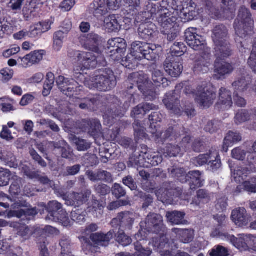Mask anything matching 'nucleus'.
I'll return each instance as SVG.
<instances>
[{
	"mask_svg": "<svg viewBox=\"0 0 256 256\" xmlns=\"http://www.w3.org/2000/svg\"><path fill=\"white\" fill-rule=\"evenodd\" d=\"M120 108H110L104 116V122L107 124L112 125L115 122L116 118H122L124 114L122 113Z\"/></svg>",
	"mask_w": 256,
	"mask_h": 256,
	"instance_id": "obj_46",
	"label": "nucleus"
},
{
	"mask_svg": "<svg viewBox=\"0 0 256 256\" xmlns=\"http://www.w3.org/2000/svg\"><path fill=\"white\" fill-rule=\"evenodd\" d=\"M44 54V50H34L22 58L19 57L18 60L23 67L26 68L39 63L42 60Z\"/></svg>",
	"mask_w": 256,
	"mask_h": 256,
	"instance_id": "obj_27",
	"label": "nucleus"
},
{
	"mask_svg": "<svg viewBox=\"0 0 256 256\" xmlns=\"http://www.w3.org/2000/svg\"><path fill=\"white\" fill-rule=\"evenodd\" d=\"M210 200V196L208 192L206 190L200 189L197 191L196 197L193 200L192 202L199 206L201 202L207 203Z\"/></svg>",
	"mask_w": 256,
	"mask_h": 256,
	"instance_id": "obj_57",
	"label": "nucleus"
},
{
	"mask_svg": "<svg viewBox=\"0 0 256 256\" xmlns=\"http://www.w3.org/2000/svg\"><path fill=\"white\" fill-rule=\"evenodd\" d=\"M203 7L198 8V6L192 0L184 1L179 6L177 14L178 18H180L184 22L192 20L203 12Z\"/></svg>",
	"mask_w": 256,
	"mask_h": 256,
	"instance_id": "obj_13",
	"label": "nucleus"
},
{
	"mask_svg": "<svg viewBox=\"0 0 256 256\" xmlns=\"http://www.w3.org/2000/svg\"><path fill=\"white\" fill-rule=\"evenodd\" d=\"M127 14L126 18L129 19L134 18L138 12V8L140 6V0H125Z\"/></svg>",
	"mask_w": 256,
	"mask_h": 256,
	"instance_id": "obj_41",
	"label": "nucleus"
},
{
	"mask_svg": "<svg viewBox=\"0 0 256 256\" xmlns=\"http://www.w3.org/2000/svg\"><path fill=\"white\" fill-rule=\"evenodd\" d=\"M82 40L83 46L85 48L97 54H99V46L102 42V38L100 36L92 32L84 36Z\"/></svg>",
	"mask_w": 256,
	"mask_h": 256,
	"instance_id": "obj_23",
	"label": "nucleus"
},
{
	"mask_svg": "<svg viewBox=\"0 0 256 256\" xmlns=\"http://www.w3.org/2000/svg\"><path fill=\"white\" fill-rule=\"evenodd\" d=\"M130 213L128 212H122L118 214L116 218H113L111 224L113 228H132L134 222V218H132Z\"/></svg>",
	"mask_w": 256,
	"mask_h": 256,
	"instance_id": "obj_21",
	"label": "nucleus"
},
{
	"mask_svg": "<svg viewBox=\"0 0 256 256\" xmlns=\"http://www.w3.org/2000/svg\"><path fill=\"white\" fill-rule=\"evenodd\" d=\"M197 28H189L184 32L185 40L188 46L194 50H200L206 45V42L204 36L197 34Z\"/></svg>",
	"mask_w": 256,
	"mask_h": 256,
	"instance_id": "obj_16",
	"label": "nucleus"
},
{
	"mask_svg": "<svg viewBox=\"0 0 256 256\" xmlns=\"http://www.w3.org/2000/svg\"><path fill=\"white\" fill-rule=\"evenodd\" d=\"M164 118V116L160 112H152L149 116L150 126L149 132L152 134V140L158 144H163L167 140L170 141L174 139L178 141L179 137L176 135L174 126H170L164 130L160 131V124Z\"/></svg>",
	"mask_w": 256,
	"mask_h": 256,
	"instance_id": "obj_3",
	"label": "nucleus"
},
{
	"mask_svg": "<svg viewBox=\"0 0 256 256\" xmlns=\"http://www.w3.org/2000/svg\"><path fill=\"white\" fill-rule=\"evenodd\" d=\"M250 217L244 208H238L232 210L231 216L233 222L239 227L246 226Z\"/></svg>",
	"mask_w": 256,
	"mask_h": 256,
	"instance_id": "obj_28",
	"label": "nucleus"
},
{
	"mask_svg": "<svg viewBox=\"0 0 256 256\" xmlns=\"http://www.w3.org/2000/svg\"><path fill=\"white\" fill-rule=\"evenodd\" d=\"M186 214L184 212L178 211H173L167 212L166 216L172 224H182L186 223L184 220Z\"/></svg>",
	"mask_w": 256,
	"mask_h": 256,
	"instance_id": "obj_45",
	"label": "nucleus"
},
{
	"mask_svg": "<svg viewBox=\"0 0 256 256\" xmlns=\"http://www.w3.org/2000/svg\"><path fill=\"white\" fill-rule=\"evenodd\" d=\"M172 231L178 235L180 241L184 244H188L194 239L193 234L190 230L174 228Z\"/></svg>",
	"mask_w": 256,
	"mask_h": 256,
	"instance_id": "obj_48",
	"label": "nucleus"
},
{
	"mask_svg": "<svg viewBox=\"0 0 256 256\" xmlns=\"http://www.w3.org/2000/svg\"><path fill=\"white\" fill-rule=\"evenodd\" d=\"M221 122L216 120H209L204 128V130L210 134L216 132L220 128Z\"/></svg>",
	"mask_w": 256,
	"mask_h": 256,
	"instance_id": "obj_62",
	"label": "nucleus"
},
{
	"mask_svg": "<svg viewBox=\"0 0 256 256\" xmlns=\"http://www.w3.org/2000/svg\"><path fill=\"white\" fill-rule=\"evenodd\" d=\"M54 151L58 152L60 156L65 158H70L72 157V152H70V146L64 140L59 141L54 144Z\"/></svg>",
	"mask_w": 256,
	"mask_h": 256,
	"instance_id": "obj_42",
	"label": "nucleus"
},
{
	"mask_svg": "<svg viewBox=\"0 0 256 256\" xmlns=\"http://www.w3.org/2000/svg\"><path fill=\"white\" fill-rule=\"evenodd\" d=\"M170 176L181 183L187 182L188 173L184 168H172L168 169Z\"/></svg>",
	"mask_w": 256,
	"mask_h": 256,
	"instance_id": "obj_43",
	"label": "nucleus"
},
{
	"mask_svg": "<svg viewBox=\"0 0 256 256\" xmlns=\"http://www.w3.org/2000/svg\"><path fill=\"white\" fill-rule=\"evenodd\" d=\"M52 24L53 22L50 20H46L45 21L40 22L30 30V33L28 34V36L30 38H36L40 36L42 34L50 30Z\"/></svg>",
	"mask_w": 256,
	"mask_h": 256,
	"instance_id": "obj_37",
	"label": "nucleus"
},
{
	"mask_svg": "<svg viewBox=\"0 0 256 256\" xmlns=\"http://www.w3.org/2000/svg\"><path fill=\"white\" fill-rule=\"evenodd\" d=\"M248 64L252 72L256 74V38L252 44V50L248 60Z\"/></svg>",
	"mask_w": 256,
	"mask_h": 256,
	"instance_id": "obj_60",
	"label": "nucleus"
},
{
	"mask_svg": "<svg viewBox=\"0 0 256 256\" xmlns=\"http://www.w3.org/2000/svg\"><path fill=\"white\" fill-rule=\"evenodd\" d=\"M252 76L248 74H244L240 78L234 81L232 85L235 92H243L246 90L252 83Z\"/></svg>",
	"mask_w": 256,
	"mask_h": 256,
	"instance_id": "obj_34",
	"label": "nucleus"
},
{
	"mask_svg": "<svg viewBox=\"0 0 256 256\" xmlns=\"http://www.w3.org/2000/svg\"><path fill=\"white\" fill-rule=\"evenodd\" d=\"M105 26L108 32H118L121 28V25L115 14L109 16L104 20Z\"/></svg>",
	"mask_w": 256,
	"mask_h": 256,
	"instance_id": "obj_44",
	"label": "nucleus"
},
{
	"mask_svg": "<svg viewBox=\"0 0 256 256\" xmlns=\"http://www.w3.org/2000/svg\"><path fill=\"white\" fill-rule=\"evenodd\" d=\"M38 212L36 207L26 210L20 209L18 210H10L8 214V218L15 217L20 218L24 216L27 218L30 219L31 217H34Z\"/></svg>",
	"mask_w": 256,
	"mask_h": 256,
	"instance_id": "obj_35",
	"label": "nucleus"
},
{
	"mask_svg": "<svg viewBox=\"0 0 256 256\" xmlns=\"http://www.w3.org/2000/svg\"><path fill=\"white\" fill-rule=\"evenodd\" d=\"M160 236L154 238H152V242L154 246L159 249H163L164 248H170V244L168 238L164 232L158 234Z\"/></svg>",
	"mask_w": 256,
	"mask_h": 256,
	"instance_id": "obj_51",
	"label": "nucleus"
},
{
	"mask_svg": "<svg viewBox=\"0 0 256 256\" xmlns=\"http://www.w3.org/2000/svg\"><path fill=\"white\" fill-rule=\"evenodd\" d=\"M208 254L210 256H228L230 252L228 248L218 244L209 250Z\"/></svg>",
	"mask_w": 256,
	"mask_h": 256,
	"instance_id": "obj_59",
	"label": "nucleus"
},
{
	"mask_svg": "<svg viewBox=\"0 0 256 256\" xmlns=\"http://www.w3.org/2000/svg\"><path fill=\"white\" fill-rule=\"evenodd\" d=\"M158 108V106H155L153 104H140L134 108L132 110L131 116L136 118L140 114L144 116L150 110H157Z\"/></svg>",
	"mask_w": 256,
	"mask_h": 256,
	"instance_id": "obj_38",
	"label": "nucleus"
},
{
	"mask_svg": "<svg viewBox=\"0 0 256 256\" xmlns=\"http://www.w3.org/2000/svg\"><path fill=\"white\" fill-rule=\"evenodd\" d=\"M225 238L240 252L250 250L249 245L252 243L254 236L252 234H240L236 238L228 233L224 234Z\"/></svg>",
	"mask_w": 256,
	"mask_h": 256,
	"instance_id": "obj_18",
	"label": "nucleus"
},
{
	"mask_svg": "<svg viewBox=\"0 0 256 256\" xmlns=\"http://www.w3.org/2000/svg\"><path fill=\"white\" fill-rule=\"evenodd\" d=\"M136 256H150L152 250L150 248H144L141 244L136 242L134 244Z\"/></svg>",
	"mask_w": 256,
	"mask_h": 256,
	"instance_id": "obj_64",
	"label": "nucleus"
},
{
	"mask_svg": "<svg viewBox=\"0 0 256 256\" xmlns=\"http://www.w3.org/2000/svg\"><path fill=\"white\" fill-rule=\"evenodd\" d=\"M232 105V92L224 88H221L219 91L218 100L215 106V108L224 111L230 108Z\"/></svg>",
	"mask_w": 256,
	"mask_h": 256,
	"instance_id": "obj_24",
	"label": "nucleus"
},
{
	"mask_svg": "<svg viewBox=\"0 0 256 256\" xmlns=\"http://www.w3.org/2000/svg\"><path fill=\"white\" fill-rule=\"evenodd\" d=\"M71 212L72 220L76 223H83L86 222V212L82 208H75Z\"/></svg>",
	"mask_w": 256,
	"mask_h": 256,
	"instance_id": "obj_56",
	"label": "nucleus"
},
{
	"mask_svg": "<svg viewBox=\"0 0 256 256\" xmlns=\"http://www.w3.org/2000/svg\"><path fill=\"white\" fill-rule=\"evenodd\" d=\"M210 53L203 52L198 57L194 62L193 70L196 73H206L209 70L212 63Z\"/></svg>",
	"mask_w": 256,
	"mask_h": 256,
	"instance_id": "obj_25",
	"label": "nucleus"
},
{
	"mask_svg": "<svg viewBox=\"0 0 256 256\" xmlns=\"http://www.w3.org/2000/svg\"><path fill=\"white\" fill-rule=\"evenodd\" d=\"M152 80L156 86H162L163 88H166L170 82L164 76L162 72L159 70H155L153 72Z\"/></svg>",
	"mask_w": 256,
	"mask_h": 256,
	"instance_id": "obj_50",
	"label": "nucleus"
},
{
	"mask_svg": "<svg viewBox=\"0 0 256 256\" xmlns=\"http://www.w3.org/2000/svg\"><path fill=\"white\" fill-rule=\"evenodd\" d=\"M212 32V38L214 46V52H217L218 54H220L221 52L232 51L229 42L228 30L224 25L216 26Z\"/></svg>",
	"mask_w": 256,
	"mask_h": 256,
	"instance_id": "obj_7",
	"label": "nucleus"
},
{
	"mask_svg": "<svg viewBox=\"0 0 256 256\" xmlns=\"http://www.w3.org/2000/svg\"><path fill=\"white\" fill-rule=\"evenodd\" d=\"M236 34L240 38H245L254 32V20L248 8L242 6L234 24Z\"/></svg>",
	"mask_w": 256,
	"mask_h": 256,
	"instance_id": "obj_4",
	"label": "nucleus"
},
{
	"mask_svg": "<svg viewBox=\"0 0 256 256\" xmlns=\"http://www.w3.org/2000/svg\"><path fill=\"white\" fill-rule=\"evenodd\" d=\"M250 118V114L246 110H238L234 117V121L236 124H238L248 120Z\"/></svg>",
	"mask_w": 256,
	"mask_h": 256,
	"instance_id": "obj_61",
	"label": "nucleus"
},
{
	"mask_svg": "<svg viewBox=\"0 0 256 256\" xmlns=\"http://www.w3.org/2000/svg\"><path fill=\"white\" fill-rule=\"evenodd\" d=\"M129 124L124 120H119L112 128H106L102 132L104 139L107 141L118 142L121 130L126 128Z\"/></svg>",
	"mask_w": 256,
	"mask_h": 256,
	"instance_id": "obj_22",
	"label": "nucleus"
},
{
	"mask_svg": "<svg viewBox=\"0 0 256 256\" xmlns=\"http://www.w3.org/2000/svg\"><path fill=\"white\" fill-rule=\"evenodd\" d=\"M232 52H221L220 54L214 52L216 60L214 63V72L218 79L224 78L226 76L230 74L234 71L233 66L224 60L232 55Z\"/></svg>",
	"mask_w": 256,
	"mask_h": 256,
	"instance_id": "obj_10",
	"label": "nucleus"
},
{
	"mask_svg": "<svg viewBox=\"0 0 256 256\" xmlns=\"http://www.w3.org/2000/svg\"><path fill=\"white\" fill-rule=\"evenodd\" d=\"M81 70L94 69L98 64L97 56L92 52L72 51Z\"/></svg>",
	"mask_w": 256,
	"mask_h": 256,
	"instance_id": "obj_17",
	"label": "nucleus"
},
{
	"mask_svg": "<svg viewBox=\"0 0 256 256\" xmlns=\"http://www.w3.org/2000/svg\"><path fill=\"white\" fill-rule=\"evenodd\" d=\"M10 226L16 229L18 232L17 234L25 240L29 239L32 234L30 228L25 224L13 222L10 224Z\"/></svg>",
	"mask_w": 256,
	"mask_h": 256,
	"instance_id": "obj_39",
	"label": "nucleus"
},
{
	"mask_svg": "<svg viewBox=\"0 0 256 256\" xmlns=\"http://www.w3.org/2000/svg\"><path fill=\"white\" fill-rule=\"evenodd\" d=\"M116 236V232L114 230H110L106 234L102 232H98L92 234L90 239L96 245L101 246H107L109 245L110 240Z\"/></svg>",
	"mask_w": 256,
	"mask_h": 256,
	"instance_id": "obj_26",
	"label": "nucleus"
},
{
	"mask_svg": "<svg viewBox=\"0 0 256 256\" xmlns=\"http://www.w3.org/2000/svg\"><path fill=\"white\" fill-rule=\"evenodd\" d=\"M116 77L112 70L106 68L101 74L96 76L93 82L94 88L101 92L110 91L116 85Z\"/></svg>",
	"mask_w": 256,
	"mask_h": 256,
	"instance_id": "obj_11",
	"label": "nucleus"
},
{
	"mask_svg": "<svg viewBox=\"0 0 256 256\" xmlns=\"http://www.w3.org/2000/svg\"><path fill=\"white\" fill-rule=\"evenodd\" d=\"M177 22L172 23L171 24V26L164 27L163 26H161L162 28L161 30L162 32L164 34L167 35V40L170 42H173L175 40L178 36V32L174 28Z\"/></svg>",
	"mask_w": 256,
	"mask_h": 256,
	"instance_id": "obj_53",
	"label": "nucleus"
},
{
	"mask_svg": "<svg viewBox=\"0 0 256 256\" xmlns=\"http://www.w3.org/2000/svg\"><path fill=\"white\" fill-rule=\"evenodd\" d=\"M180 3L182 2L178 0H162L159 2V7L161 10L159 22L161 26L164 27H168V26H171L170 24L177 22V12Z\"/></svg>",
	"mask_w": 256,
	"mask_h": 256,
	"instance_id": "obj_6",
	"label": "nucleus"
},
{
	"mask_svg": "<svg viewBox=\"0 0 256 256\" xmlns=\"http://www.w3.org/2000/svg\"><path fill=\"white\" fill-rule=\"evenodd\" d=\"M72 142L76 146L78 151H86L88 150L91 146V143L86 140L80 138L75 135H72L70 137Z\"/></svg>",
	"mask_w": 256,
	"mask_h": 256,
	"instance_id": "obj_52",
	"label": "nucleus"
},
{
	"mask_svg": "<svg viewBox=\"0 0 256 256\" xmlns=\"http://www.w3.org/2000/svg\"><path fill=\"white\" fill-rule=\"evenodd\" d=\"M164 152L169 157H175L180 154H181L182 150L178 144H168L164 149Z\"/></svg>",
	"mask_w": 256,
	"mask_h": 256,
	"instance_id": "obj_58",
	"label": "nucleus"
},
{
	"mask_svg": "<svg viewBox=\"0 0 256 256\" xmlns=\"http://www.w3.org/2000/svg\"><path fill=\"white\" fill-rule=\"evenodd\" d=\"M86 194L82 192H73L70 194L66 200V204L68 206L79 207L80 205L87 200Z\"/></svg>",
	"mask_w": 256,
	"mask_h": 256,
	"instance_id": "obj_36",
	"label": "nucleus"
},
{
	"mask_svg": "<svg viewBox=\"0 0 256 256\" xmlns=\"http://www.w3.org/2000/svg\"><path fill=\"white\" fill-rule=\"evenodd\" d=\"M156 26L152 22L140 24L138 28L140 38L146 42L152 40L156 32Z\"/></svg>",
	"mask_w": 256,
	"mask_h": 256,
	"instance_id": "obj_30",
	"label": "nucleus"
},
{
	"mask_svg": "<svg viewBox=\"0 0 256 256\" xmlns=\"http://www.w3.org/2000/svg\"><path fill=\"white\" fill-rule=\"evenodd\" d=\"M45 208L48 212L46 219L61 222L64 226L70 224V221L66 212L62 208L61 203L56 200L50 201L46 206L45 205Z\"/></svg>",
	"mask_w": 256,
	"mask_h": 256,
	"instance_id": "obj_9",
	"label": "nucleus"
},
{
	"mask_svg": "<svg viewBox=\"0 0 256 256\" xmlns=\"http://www.w3.org/2000/svg\"><path fill=\"white\" fill-rule=\"evenodd\" d=\"M62 256H74L71 250V242L69 238H62L60 241Z\"/></svg>",
	"mask_w": 256,
	"mask_h": 256,
	"instance_id": "obj_55",
	"label": "nucleus"
},
{
	"mask_svg": "<svg viewBox=\"0 0 256 256\" xmlns=\"http://www.w3.org/2000/svg\"><path fill=\"white\" fill-rule=\"evenodd\" d=\"M142 150L140 151L138 156L131 158L130 162H133L135 166H149L150 164L152 166H156L161 164L162 162V155L158 152H152L149 150L146 145L142 146Z\"/></svg>",
	"mask_w": 256,
	"mask_h": 256,
	"instance_id": "obj_8",
	"label": "nucleus"
},
{
	"mask_svg": "<svg viewBox=\"0 0 256 256\" xmlns=\"http://www.w3.org/2000/svg\"><path fill=\"white\" fill-rule=\"evenodd\" d=\"M56 82L63 94L70 98L72 97L82 100V102L78 104L80 109L92 110L94 108V106L97 104V98H82L84 94V87L74 80H69L60 76L56 78Z\"/></svg>",
	"mask_w": 256,
	"mask_h": 256,
	"instance_id": "obj_1",
	"label": "nucleus"
},
{
	"mask_svg": "<svg viewBox=\"0 0 256 256\" xmlns=\"http://www.w3.org/2000/svg\"><path fill=\"white\" fill-rule=\"evenodd\" d=\"M156 46L148 42L136 41L132 44L130 53L119 61L125 68L134 70L138 67V61L142 58L154 60L156 58Z\"/></svg>",
	"mask_w": 256,
	"mask_h": 256,
	"instance_id": "obj_2",
	"label": "nucleus"
},
{
	"mask_svg": "<svg viewBox=\"0 0 256 256\" xmlns=\"http://www.w3.org/2000/svg\"><path fill=\"white\" fill-rule=\"evenodd\" d=\"M212 152H209L206 154H200L198 156L192 158L190 162L196 167H201L206 164L208 165V162L212 158Z\"/></svg>",
	"mask_w": 256,
	"mask_h": 256,
	"instance_id": "obj_47",
	"label": "nucleus"
},
{
	"mask_svg": "<svg viewBox=\"0 0 256 256\" xmlns=\"http://www.w3.org/2000/svg\"><path fill=\"white\" fill-rule=\"evenodd\" d=\"M140 226L148 233L156 234L164 232L166 229L162 216L154 213H150Z\"/></svg>",
	"mask_w": 256,
	"mask_h": 256,
	"instance_id": "obj_14",
	"label": "nucleus"
},
{
	"mask_svg": "<svg viewBox=\"0 0 256 256\" xmlns=\"http://www.w3.org/2000/svg\"><path fill=\"white\" fill-rule=\"evenodd\" d=\"M216 98V92L212 87H205L202 90H198L196 102L202 106L210 108Z\"/></svg>",
	"mask_w": 256,
	"mask_h": 256,
	"instance_id": "obj_20",
	"label": "nucleus"
},
{
	"mask_svg": "<svg viewBox=\"0 0 256 256\" xmlns=\"http://www.w3.org/2000/svg\"><path fill=\"white\" fill-rule=\"evenodd\" d=\"M20 180L16 179L14 180L10 188V193L12 198H18L21 192Z\"/></svg>",
	"mask_w": 256,
	"mask_h": 256,
	"instance_id": "obj_63",
	"label": "nucleus"
},
{
	"mask_svg": "<svg viewBox=\"0 0 256 256\" xmlns=\"http://www.w3.org/2000/svg\"><path fill=\"white\" fill-rule=\"evenodd\" d=\"M164 68L166 72L172 77L179 76L183 70L182 58L168 56L164 62Z\"/></svg>",
	"mask_w": 256,
	"mask_h": 256,
	"instance_id": "obj_19",
	"label": "nucleus"
},
{
	"mask_svg": "<svg viewBox=\"0 0 256 256\" xmlns=\"http://www.w3.org/2000/svg\"><path fill=\"white\" fill-rule=\"evenodd\" d=\"M86 174L88 179L92 182L102 181L106 182H111L113 180L112 174L108 171L102 170H98L96 172L88 170Z\"/></svg>",
	"mask_w": 256,
	"mask_h": 256,
	"instance_id": "obj_33",
	"label": "nucleus"
},
{
	"mask_svg": "<svg viewBox=\"0 0 256 256\" xmlns=\"http://www.w3.org/2000/svg\"><path fill=\"white\" fill-rule=\"evenodd\" d=\"M72 25H70L65 32L58 30L54 32L53 38V48L56 51H59L62 48L64 39L66 36Z\"/></svg>",
	"mask_w": 256,
	"mask_h": 256,
	"instance_id": "obj_40",
	"label": "nucleus"
},
{
	"mask_svg": "<svg viewBox=\"0 0 256 256\" xmlns=\"http://www.w3.org/2000/svg\"><path fill=\"white\" fill-rule=\"evenodd\" d=\"M80 132H88L94 138H98L101 134L102 126L100 121L96 118L82 119L76 123Z\"/></svg>",
	"mask_w": 256,
	"mask_h": 256,
	"instance_id": "obj_15",
	"label": "nucleus"
},
{
	"mask_svg": "<svg viewBox=\"0 0 256 256\" xmlns=\"http://www.w3.org/2000/svg\"><path fill=\"white\" fill-rule=\"evenodd\" d=\"M126 48L125 40L120 38H112L108 42L106 57L109 61L118 62L124 55Z\"/></svg>",
	"mask_w": 256,
	"mask_h": 256,
	"instance_id": "obj_12",
	"label": "nucleus"
},
{
	"mask_svg": "<svg viewBox=\"0 0 256 256\" xmlns=\"http://www.w3.org/2000/svg\"><path fill=\"white\" fill-rule=\"evenodd\" d=\"M187 51V46L184 42H176L170 47V56H169L179 57L183 56Z\"/></svg>",
	"mask_w": 256,
	"mask_h": 256,
	"instance_id": "obj_49",
	"label": "nucleus"
},
{
	"mask_svg": "<svg viewBox=\"0 0 256 256\" xmlns=\"http://www.w3.org/2000/svg\"><path fill=\"white\" fill-rule=\"evenodd\" d=\"M94 14L100 16L104 15L107 12L108 7L109 8L115 9L118 6L116 0H108L107 4L104 0H96L94 1Z\"/></svg>",
	"mask_w": 256,
	"mask_h": 256,
	"instance_id": "obj_31",
	"label": "nucleus"
},
{
	"mask_svg": "<svg viewBox=\"0 0 256 256\" xmlns=\"http://www.w3.org/2000/svg\"><path fill=\"white\" fill-rule=\"evenodd\" d=\"M184 86V92L186 95L194 94L195 90L190 86H186L185 83L182 82L176 86L174 90L166 93L162 100L166 108L175 114H180L182 112L180 94Z\"/></svg>",
	"mask_w": 256,
	"mask_h": 256,
	"instance_id": "obj_5",
	"label": "nucleus"
},
{
	"mask_svg": "<svg viewBox=\"0 0 256 256\" xmlns=\"http://www.w3.org/2000/svg\"><path fill=\"white\" fill-rule=\"evenodd\" d=\"M202 172L198 170H191L188 172L187 182L190 188L196 190L203 186L204 180L202 178Z\"/></svg>",
	"mask_w": 256,
	"mask_h": 256,
	"instance_id": "obj_32",
	"label": "nucleus"
},
{
	"mask_svg": "<svg viewBox=\"0 0 256 256\" xmlns=\"http://www.w3.org/2000/svg\"><path fill=\"white\" fill-rule=\"evenodd\" d=\"M134 129V135L135 138L137 140L140 139L145 138L147 137L148 134L146 132V129L142 126L139 120H135L132 124Z\"/></svg>",
	"mask_w": 256,
	"mask_h": 256,
	"instance_id": "obj_54",
	"label": "nucleus"
},
{
	"mask_svg": "<svg viewBox=\"0 0 256 256\" xmlns=\"http://www.w3.org/2000/svg\"><path fill=\"white\" fill-rule=\"evenodd\" d=\"M139 74L136 73H132L131 74L129 78H134V82H136V86L137 87L142 93L148 98L154 100L156 98V92L154 90L148 88V86L149 84L148 82L146 80H143L142 82L140 81L138 76Z\"/></svg>",
	"mask_w": 256,
	"mask_h": 256,
	"instance_id": "obj_29",
	"label": "nucleus"
}]
</instances>
